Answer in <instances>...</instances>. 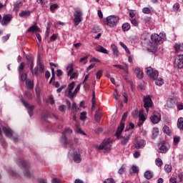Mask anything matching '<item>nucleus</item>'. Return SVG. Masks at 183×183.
I'll return each instance as SVG.
<instances>
[{"instance_id": "1", "label": "nucleus", "mask_w": 183, "mask_h": 183, "mask_svg": "<svg viewBox=\"0 0 183 183\" xmlns=\"http://www.w3.org/2000/svg\"><path fill=\"white\" fill-rule=\"evenodd\" d=\"M124 128H125V124L123 122H122L121 124H119L117 130L115 133V135L117 139H121V144L123 145L124 147H126V145H128L129 139H131L132 133H126L124 136L121 135V134H122V131H124Z\"/></svg>"}, {"instance_id": "2", "label": "nucleus", "mask_w": 183, "mask_h": 183, "mask_svg": "<svg viewBox=\"0 0 183 183\" xmlns=\"http://www.w3.org/2000/svg\"><path fill=\"white\" fill-rule=\"evenodd\" d=\"M165 34L160 33L158 34H152L151 35V41L154 45H161V44H164V41H165Z\"/></svg>"}, {"instance_id": "3", "label": "nucleus", "mask_w": 183, "mask_h": 183, "mask_svg": "<svg viewBox=\"0 0 183 183\" xmlns=\"http://www.w3.org/2000/svg\"><path fill=\"white\" fill-rule=\"evenodd\" d=\"M111 144H112V140L111 139H104L100 145H95L94 147L99 149V151H107V152L111 151Z\"/></svg>"}, {"instance_id": "4", "label": "nucleus", "mask_w": 183, "mask_h": 183, "mask_svg": "<svg viewBox=\"0 0 183 183\" xmlns=\"http://www.w3.org/2000/svg\"><path fill=\"white\" fill-rule=\"evenodd\" d=\"M82 11L81 9H79V8H75L74 9V26H78L79 25V24H81V22H82Z\"/></svg>"}, {"instance_id": "5", "label": "nucleus", "mask_w": 183, "mask_h": 183, "mask_svg": "<svg viewBox=\"0 0 183 183\" xmlns=\"http://www.w3.org/2000/svg\"><path fill=\"white\" fill-rule=\"evenodd\" d=\"M73 131L70 128H66L65 130L62 132V136L61 138V142L64 144V148H67L68 145L71 147L72 144L68 142V138H66V134H72Z\"/></svg>"}, {"instance_id": "6", "label": "nucleus", "mask_w": 183, "mask_h": 183, "mask_svg": "<svg viewBox=\"0 0 183 183\" xmlns=\"http://www.w3.org/2000/svg\"><path fill=\"white\" fill-rule=\"evenodd\" d=\"M145 71L147 73V75L152 81H155L157 78H158L159 73H158V70L149 66L145 69Z\"/></svg>"}, {"instance_id": "7", "label": "nucleus", "mask_w": 183, "mask_h": 183, "mask_svg": "<svg viewBox=\"0 0 183 183\" xmlns=\"http://www.w3.org/2000/svg\"><path fill=\"white\" fill-rule=\"evenodd\" d=\"M119 21V17L117 16H109L106 19V24L110 28H115L117 26V24H118Z\"/></svg>"}, {"instance_id": "8", "label": "nucleus", "mask_w": 183, "mask_h": 183, "mask_svg": "<svg viewBox=\"0 0 183 183\" xmlns=\"http://www.w3.org/2000/svg\"><path fill=\"white\" fill-rule=\"evenodd\" d=\"M26 59L27 61V64L30 67V71L32 75H38V68L34 69V56L31 54H27L26 56Z\"/></svg>"}, {"instance_id": "9", "label": "nucleus", "mask_w": 183, "mask_h": 183, "mask_svg": "<svg viewBox=\"0 0 183 183\" xmlns=\"http://www.w3.org/2000/svg\"><path fill=\"white\" fill-rule=\"evenodd\" d=\"M17 164L24 169L25 177H31V172H29V166L28 163L24 160V159H19L16 162Z\"/></svg>"}, {"instance_id": "10", "label": "nucleus", "mask_w": 183, "mask_h": 183, "mask_svg": "<svg viewBox=\"0 0 183 183\" xmlns=\"http://www.w3.org/2000/svg\"><path fill=\"white\" fill-rule=\"evenodd\" d=\"M143 101L144 103V107L147 112H148L149 111V108L152 107V99H151V96H146L144 97Z\"/></svg>"}, {"instance_id": "11", "label": "nucleus", "mask_w": 183, "mask_h": 183, "mask_svg": "<svg viewBox=\"0 0 183 183\" xmlns=\"http://www.w3.org/2000/svg\"><path fill=\"white\" fill-rule=\"evenodd\" d=\"M23 105L25 107V108L28 109V114L29 117H32L34 115V108H35V106L34 105H30L28 104L26 102L24 101V99H21Z\"/></svg>"}, {"instance_id": "12", "label": "nucleus", "mask_w": 183, "mask_h": 183, "mask_svg": "<svg viewBox=\"0 0 183 183\" xmlns=\"http://www.w3.org/2000/svg\"><path fill=\"white\" fill-rule=\"evenodd\" d=\"M12 16L11 14H4L3 16V19L1 21V25L3 26H7L9 23L12 21Z\"/></svg>"}, {"instance_id": "13", "label": "nucleus", "mask_w": 183, "mask_h": 183, "mask_svg": "<svg viewBox=\"0 0 183 183\" xmlns=\"http://www.w3.org/2000/svg\"><path fill=\"white\" fill-rule=\"evenodd\" d=\"M152 124H159L161 121V114L159 112H154L153 115L150 117Z\"/></svg>"}, {"instance_id": "14", "label": "nucleus", "mask_w": 183, "mask_h": 183, "mask_svg": "<svg viewBox=\"0 0 183 183\" xmlns=\"http://www.w3.org/2000/svg\"><path fill=\"white\" fill-rule=\"evenodd\" d=\"M147 142L144 139H137L134 142V147L137 149H142L143 148H145Z\"/></svg>"}, {"instance_id": "15", "label": "nucleus", "mask_w": 183, "mask_h": 183, "mask_svg": "<svg viewBox=\"0 0 183 183\" xmlns=\"http://www.w3.org/2000/svg\"><path fill=\"white\" fill-rule=\"evenodd\" d=\"M74 88H75V81H72L71 83H70L68 85V88L66 90V92H68V98H69V99H74V96L72 94V90L74 89Z\"/></svg>"}, {"instance_id": "16", "label": "nucleus", "mask_w": 183, "mask_h": 183, "mask_svg": "<svg viewBox=\"0 0 183 183\" xmlns=\"http://www.w3.org/2000/svg\"><path fill=\"white\" fill-rule=\"evenodd\" d=\"M73 161L76 162V164H81L82 161V157H81V152L79 151H75L72 154Z\"/></svg>"}, {"instance_id": "17", "label": "nucleus", "mask_w": 183, "mask_h": 183, "mask_svg": "<svg viewBox=\"0 0 183 183\" xmlns=\"http://www.w3.org/2000/svg\"><path fill=\"white\" fill-rule=\"evenodd\" d=\"M174 64L177 66L178 69H182L183 68V55H179L174 60Z\"/></svg>"}, {"instance_id": "18", "label": "nucleus", "mask_w": 183, "mask_h": 183, "mask_svg": "<svg viewBox=\"0 0 183 183\" xmlns=\"http://www.w3.org/2000/svg\"><path fill=\"white\" fill-rule=\"evenodd\" d=\"M159 151L161 154H165L169 149V144L167 142H161L159 144Z\"/></svg>"}, {"instance_id": "19", "label": "nucleus", "mask_w": 183, "mask_h": 183, "mask_svg": "<svg viewBox=\"0 0 183 183\" xmlns=\"http://www.w3.org/2000/svg\"><path fill=\"white\" fill-rule=\"evenodd\" d=\"M26 32H29L30 34H34L36 33L37 34V32H41V29H39L37 26H36V23H34L33 25H31L27 30Z\"/></svg>"}, {"instance_id": "20", "label": "nucleus", "mask_w": 183, "mask_h": 183, "mask_svg": "<svg viewBox=\"0 0 183 183\" xmlns=\"http://www.w3.org/2000/svg\"><path fill=\"white\" fill-rule=\"evenodd\" d=\"M2 131L7 138H12V135L14 134V132H12V129H11L10 128L4 127L2 128Z\"/></svg>"}, {"instance_id": "21", "label": "nucleus", "mask_w": 183, "mask_h": 183, "mask_svg": "<svg viewBox=\"0 0 183 183\" xmlns=\"http://www.w3.org/2000/svg\"><path fill=\"white\" fill-rule=\"evenodd\" d=\"M113 66L114 68H118V69H122L125 74H129L128 71V64H124V65H120V64H114Z\"/></svg>"}, {"instance_id": "22", "label": "nucleus", "mask_w": 183, "mask_h": 183, "mask_svg": "<svg viewBox=\"0 0 183 183\" xmlns=\"http://www.w3.org/2000/svg\"><path fill=\"white\" fill-rule=\"evenodd\" d=\"M23 5L24 4L22 3V1H21V0H17L16 2L14 3V11L18 12V11H19V9L22 8Z\"/></svg>"}, {"instance_id": "23", "label": "nucleus", "mask_w": 183, "mask_h": 183, "mask_svg": "<svg viewBox=\"0 0 183 183\" xmlns=\"http://www.w3.org/2000/svg\"><path fill=\"white\" fill-rule=\"evenodd\" d=\"M31 14H32V11L29 10L21 11L19 16H20V18H28V16H31Z\"/></svg>"}, {"instance_id": "24", "label": "nucleus", "mask_w": 183, "mask_h": 183, "mask_svg": "<svg viewBox=\"0 0 183 183\" xmlns=\"http://www.w3.org/2000/svg\"><path fill=\"white\" fill-rule=\"evenodd\" d=\"M134 74H136V75L139 79H142L144 78V72L139 67H137L135 69Z\"/></svg>"}, {"instance_id": "25", "label": "nucleus", "mask_w": 183, "mask_h": 183, "mask_svg": "<svg viewBox=\"0 0 183 183\" xmlns=\"http://www.w3.org/2000/svg\"><path fill=\"white\" fill-rule=\"evenodd\" d=\"M26 89H34V81H32L31 79H26Z\"/></svg>"}, {"instance_id": "26", "label": "nucleus", "mask_w": 183, "mask_h": 183, "mask_svg": "<svg viewBox=\"0 0 183 183\" xmlns=\"http://www.w3.org/2000/svg\"><path fill=\"white\" fill-rule=\"evenodd\" d=\"M35 68H37V75H36V76H38V69L39 72H44V69H45L44 65L39 62V60H37V66Z\"/></svg>"}, {"instance_id": "27", "label": "nucleus", "mask_w": 183, "mask_h": 183, "mask_svg": "<svg viewBox=\"0 0 183 183\" xmlns=\"http://www.w3.org/2000/svg\"><path fill=\"white\" fill-rule=\"evenodd\" d=\"M162 131L164 134H167V135H169V137H171L172 132L171 131V129H169V127L167 125H165L163 128H162Z\"/></svg>"}, {"instance_id": "28", "label": "nucleus", "mask_w": 183, "mask_h": 183, "mask_svg": "<svg viewBox=\"0 0 183 183\" xmlns=\"http://www.w3.org/2000/svg\"><path fill=\"white\" fill-rule=\"evenodd\" d=\"M95 49H96V51H97V52H102V54H108V50H107V49L104 48V46H96Z\"/></svg>"}, {"instance_id": "29", "label": "nucleus", "mask_w": 183, "mask_h": 183, "mask_svg": "<svg viewBox=\"0 0 183 183\" xmlns=\"http://www.w3.org/2000/svg\"><path fill=\"white\" fill-rule=\"evenodd\" d=\"M129 172L130 174H138V172H139V168L136 165H133L131 167Z\"/></svg>"}, {"instance_id": "30", "label": "nucleus", "mask_w": 183, "mask_h": 183, "mask_svg": "<svg viewBox=\"0 0 183 183\" xmlns=\"http://www.w3.org/2000/svg\"><path fill=\"white\" fill-rule=\"evenodd\" d=\"M177 128L183 131V118L179 117L177 120Z\"/></svg>"}, {"instance_id": "31", "label": "nucleus", "mask_w": 183, "mask_h": 183, "mask_svg": "<svg viewBox=\"0 0 183 183\" xmlns=\"http://www.w3.org/2000/svg\"><path fill=\"white\" fill-rule=\"evenodd\" d=\"M144 175L146 179H151V178L154 177V173L151 172V171L147 170L144 172Z\"/></svg>"}, {"instance_id": "32", "label": "nucleus", "mask_w": 183, "mask_h": 183, "mask_svg": "<svg viewBox=\"0 0 183 183\" xmlns=\"http://www.w3.org/2000/svg\"><path fill=\"white\" fill-rule=\"evenodd\" d=\"M154 81H155V84H156V85H157V86H161L164 85V79L161 77L157 78L156 79H154Z\"/></svg>"}, {"instance_id": "33", "label": "nucleus", "mask_w": 183, "mask_h": 183, "mask_svg": "<svg viewBox=\"0 0 183 183\" xmlns=\"http://www.w3.org/2000/svg\"><path fill=\"white\" fill-rule=\"evenodd\" d=\"M122 28L124 32H127V31H129V29H131V25L129 23H124L122 24Z\"/></svg>"}, {"instance_id": "34", "label": "nucleus", "mask_w": 183, "mask_h": 183, "mask_svg": "<svg viewBox=\"0 0 183 183\" xmlns=\"http://www.w3.org/2000/svg\"><path fill=\"white\" fill-rule=\"evenodd\" d=\"M39 92H41V89L39 87H36V101L39 105H41V99L39 98Z\"/></svg>"}, {"instance_id": "35", "label": "nucleus", "mask_w": 183, "mask_h": 183, "mask_svg": "<svg viewBox=\"0 0 183 183\" xmlns=\"http://www.w3.org/2000/svg\"><path fill=\"white\" fill-rule=\"evenodd\" d=\"M24 68H25V63H24V62L21 63L19 65L18 69H17L19 74H21V72H23Z\"/></svg>"}, {"instance_id": "36", "label": "nucleus", "mask_w": 183, "mask_h": 183, "mask_svg": "<svg viewBox=\"0 0 183 183\" xmlns=\"http://www.w3.org/2000/svg\"><path fill=\"white\" fill-rule=\"evenodd\" d=\"M75 127H76V132H77V134H81V135H86V134H85V132H84L81 129V128H79V124H76Z\"/></svg>"}, {"instance_id": "37", "label": "nucleus", "mask_w": 183, "mask_h": 183, "mask_svg": "<svg viewBox=\"0 0 183 183\" xmlns=\"http://www.w3.org/2000/svg\"><path fill=\"white\" fill-rule=\"evenodd\" d=\"M143 14H149L152 12V7H144L142 9Z\"/></svg>"}, {"instance_id": "38", "label": "nucleus", "mask_w": 183, "mask_h": 183, "mask_svg": "<svg viewBox=\"0 0 183 183\" xmlns=\"http://www.w3.org/2000/svg\"><path fill=\"white\" fill-rule=\"evenodd\" d=\"M71 109L72 111H74V112H78L79 111V109L78 107V105H76V102H74L71 104Z\"/></svg>"}, {"instance_id": "39", "label": "nucleus", "mask_w": 183, "mask_h": 183, "mask_svg": "<svg viewBox=\"0 0 183 183\" xmlns=\"http://www.w3.org/2000/svg\"><path fill=\"white\" fill-rule=\"evenodd\" d=\"M164 162H162V159L161 158L158 157L155 159V164L157 167H162Z\"/></svg>"}, {"instance_id": "40", "label": "nucleus", "mask_w": 183, "mask_h": 183, "mask_svg": "<svg viewBox=\"0 0 183 183\" xmlns=\"http://www.w3.org/2000/svg\"><path fill=\"white\" fill-rule=\"evenodd\" d=\"M139 120L142 121V122H145V121H147V118H145V116L142 112L139 113Z\"/></svg>"}, {"instance_id": "41", "label": "nucleus", "mask_w": 183, "mask_h": 183, "mask_svg": "<svg viewBox=\"0 0 183 183\" xmlns=\"http://www.w3.org/2000/svg\"><path fill=\"white\" fill-rule=\"evenodd\" d=\"M101 117H102V114H101V112H97L95 115H94V119L97 122H99V121H101Z\"/></svg>"}, {"instance_id": "42", "label": "nucleus", "mask_w": 183, "mask_h": 183, "mask_svg": "<svg viewBox=\"0 0 183 183\" xmlns=\"http://www.w3.org/2000/svg\"><path fill=\"white\" fill-rule=\"evenodd\" d=\"M48 104H51V105H54L55 104V99H54V96L49 95L47 99Z\"/></svg>"}, {"instance_id": "43", "label": "nucleus", "mask_w": 183, "mask_h": 183, "mask_svg": "<svg viewBox=\"0 0 183 183\" xmlns=\"http://www.w3.org/2000/svg\"><path fill=\"white\" fill-rule=\"evenodd\" d=\"M148 52H151L152 54H155L157 52V46H149L147 48Z\"/></svg>"}, {"instance_id": "44", "label": "nucleus", "mask_w": 183, "mask_h": 183, "mask_svg": "<svg viewBox=\"0 0 183 183\" xmlns=\"http://www.w3.org/2000/svg\"><path fill=\"white\" fill-rule=\"evenodd\" d=\"M40 119L43 122H45L46 121V112H41L40 114Z\"/></svg>"}, {"instance_id": "45", "label": "nucleus", "mask_w": 183, "mask_h": 183, "mask_svg": "<svg viewBox=\"0 0 183 183\" xmlns=\"http://www.w3.org/2000/svg\"><path fill=\"white\" fill-rule=\"evenodd\" d=\"M79 89H81V84H79L74 89V92L72 93L73 98H75L76 97V94L79 92Z\"/></svg>"}, {"instance_id": "46", "label": "nucleus", "mask_w": 183, "mask_h": 183, "mask_svg": "<svg viewBox=\"0 0 183 183\" xmlns=\"http://www.w3.org/2000/svg\"><path fill=\"white\" fill-rule=\"evenodd\" d=\"M125 169H127V165L126 164H123L119 169L118 171V174H119L120 175H122V174H124Z\"/></svg>"}, {"instance_id": "47", "label": "nucleus", "mask_w": 183, "mask_h": 183, "mask_svg": "<svg viewBox=\"0 0 183 183\" xmlns=\"http://www.w3.org/2000/svg\"><path fill=\"white\" fill-rule=\"evenodd\" d=\"M164 171L167 173L169 174L171 171H172V167L169 164H165L164 166Z\"/></svg>"}, {"instance_id": "48", "label": "nucleus", "mask_w": 183, "mask_h": 183, "mask_svg": "<svg viewBox=\"0 0 183 183\" xmlns=\"http://www.w3.org/2000/svg\"><path fill=\"white\" fill-rule=\"evenodd\" d=\"M68 72H67V75L68 76H71L72 75V74L74 73V67L72 66V65H69L68 66Z\"/></svg>"}, {"instance_id": "49", "label": "nucleus", "mask_w": 183, "mask_h": 183, "mask_svg": "<svg viewBox=\"0 0 183 183\" xmlns=\"http://www.w3.org/2000/svg\"><path fill=\"white\" fill-rule=\"evenodd\" d=\"M51 74L52 76L49 81V84H51L52 81H55V69H54V67H51Z\"/></svg>"}, {"instance_id": "50", "label": "nucleus", "mask_w": 183, "mask_h": 183, "mask_svg": "<svg viewBox=\"0 0 183 183\" xmlns=\"http://www.w3.org/2000/svg\"><path fill=\"white\" fill-rule=\"evenodd\" d=\"M112 51H113V55H114V56H119V51H118V47L117 46L113 47Z\"/></svg>"}, {"instance_id": "51", "label": "nucleus", "mask_w": 183, "mask_h": 183, "mask_svg": "<svg viewBox=\"0 0 183 183\" xmlns=\"http://www.w3.org/2000/svg\"><path fill=\"white\" fill-rule=\"evenodd\" d=\"M19 75L21 76V81H22V82H25V81H26V78L28 77L26 74L21 73V74H19Z\"/></svg>"}, {"instance_id": "52", "label": "nucleus", "mask_w": 183, "mask_h": 183, "mask_svg": "<svg viewBox=\"0 0 183 183\" xmlns=\"http://www.w3.org/2000/svg\"><path fill=\"white\" fill-rule=\"evenodd\" d=\"M24 97H26L27 99H32V94L28 91L24 92Z\"/></svg>"}, {"instance_id": "53", "label": "nucleus", "mask_w": 183, "mask_h": 183, "mask_svg": "<svg viewBox=\"0 0 183 183\" xmlns=\"http://www.w3.org/2000/svg\"><path fill=\"white\" fill-rule=\"evenodd\" d=\"M132 115L133 118H138V117L139 116V112H138V109H135L132 112Z\"/></svg>"}, {"instance_id": "54", "label": "nucleus", "mask_w": 183, "mask_h": 183, "mask_svg": "<svg viewBox=\"0 0 183 183\" xmlns=\"http://www.w3.org/2000/svg\"><path fill=\"white\" fill-rule=\"evenodd\" d=\"M102 74H104V71L99 70L96 74L97 79H101V76H102Z\"/></svg>"}, {"instance_id": "55", "label": "nucleus", "mask_w": 183, "mask_h": 183, "mask_svg": "<svg viewBox=\"0 0 183 183\" xmlns=\"http://www.w3.org/2000/svg\"><path fill=\"white\" fill-rule=\"evenodd\" d=\"M88 61V56H84L79 59L80 64H86Z\"/></svg>"}, {"instance_id": "56", "label": "nucleus", "mask_w": 183, "mask_h": 183, "mask_svg": "<svg viewBox=\"0 0 183 183\" xmlns=\"http://www.w3.org/2000/svg\"><path fill=\"white\" fill-rule=\"evenodd\" d=\"M127 118H128V113L126 112L123 114L122 118V121L120 122L121 123H123L125 125V119H127Z\"/></svg>"}, {"instance_id": "57", "label": "nucleus", "mask_w": 183, "mask_h": 183, "mask_svg": "<svg viewBox=\"0 0 183 183\" xmlns=\"http://www.w3.org/2000/svg\"><path fill=\"white\" fill-rule=\"evenodd\" d=\"M104 183H116L113 178H107L104 181Z\"/></svg>"}, {"instance_id": "58", "label": "nucleus", "mask_w": 183, "mask_h": 183, "mask_svg": "<svg viewBox=\"0 0 183 183\" xmlns=\"http://www.w3.org/2000/svg\"><path fill=\"white\" fill-rule=\"evenodd\" d=\"M58 7H59V6L56 4H51L50 6V11L51 12H54V11H55V9H57Z\"/></svg>"}, {"instance_id": "59", "label": "nucleus", "mask_w": 183, "mask_h": 183, "mask_svg": "<svg viewBox=\"0 0 183 183\" xmlns=\"http://www.w3.org/2000/svg\"><path fill=\"white\" fill-rule=\"evenodd\" d=\"M80 119L84 121V119H86V112H83L80 114Z\"/></svg>"}, {"instance_id": "60", "label": "nucleus", "mask_w": 183, "mask_h": 183, "mask_svg": "<svg viewBox=\"0 0 183 183\" xmlns=\"http://www.w3.org/2000/svg\"><path fill=\"white\" fill-rule=\"evenodd\" d=\"M179 9V4L178 3L174 4L173 6V11H174V12H177Z\"/></svg>"}, {"instance_id": "61", "label": "nucleus", "mask_w": 183, "mask_h": 183, "mask_svg": "<svg viewBox=\"0 0 183 183\" xmlns=\"http://www.w3.org/2000/svg\"><path fill=\"white\" fill-rule=\"evenodd\" d=\"M65 88H66V84H64L62 85L61 87H59V89H56V92L58 94H60V92H62L63 89H65Z\"/></svg>"}, {"instance_id": "62", "label": "nucleus", "mask_w": 183, "mask_h": 183, "mask_svg": "<svg viewBox=\"0 0 183 183\" xmlns=\"http://www.w3.org/2000/svg\"><path fill=\"white\" fill-rule=\"evenodd\" d=\"M134 127H135V125L134 124V123H129V127L126 129L125 132H128L129 129H134Z\"/></svg>"}, {"instance_id": "63", "label": "nucleus", "mask_w": 183, "mask_h": 183, "mask_svg": "<svg viewBox=\"0 0 183 183\" xmlns=\"http://www.w3.org/2000/svg\"><path fill=\"white\" fill-rule=\"evenodd\" d=\"M51 183H61V179L57 177H54L51 179Z\"/></svg>"}, {"instance_id": "64", "label": "nucleus", "mask_w": 183, "mask_h": 183, "mask_svg": "<svg viewBox=\"0 0 183 183\" xmlns=\"http://www.w3.org/2000/svg\"><path fill=\"white\" fill-rule=\"evenodd\" d=\"M178 178H179L180 182H182V181H183V174L182 172L178 174Z\"/></svg>"}]
</instances>
